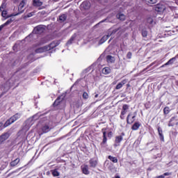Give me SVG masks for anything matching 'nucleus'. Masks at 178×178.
<instances>
[{"instance_id":"f257e3e1","label":"nucleus","mask_w":178,"mask_h":178,"mask_svg":"<svg viewBox=\"0 0 178 178\" xmlns=\"http://www.w3.org/2000/svg\"><path fill=\"white\" fill-rule=\"evenodd\" d=\"M22 115L19 113H17L11 118H10L8 120H7L4 124L3 122H0V130L6 129V127H9L10 124L15 123V122H16V120H18V119H20Z\"/></svg>"},{"instance_id":"f03ea898","label":"nucleus","mask_w":178,"mask_h":178,"mask_svg":"<svg viewBox=\"0 0 178 178\" xmlns=\"http://www.w3.org/2000/svg\"><path fill=\"white\" fill-rule=\"evenodd\" d=\"M124 136V132H122L121 135L115 136L114 147H120V143L123 141Z\"/></svg>"},{"instance_id":"7ed1b4c3","label":"nucleus","mask_w":178,"mask_h":178,"mask_svg":"<svg viewBox=\"0 0 178 178\" xmlns=\"http://www.w3.org/2000/svg\"><path fill=\"white\" fill-rule=\"evenodd\" d=\"M90 168L95 169L98 166V158L93 157L89 160Z\"/></svg>"},{"instance_id":"20e7f679","label":"nucleus","mask_w":178,"mask_h":178,"mask_svg":"<svg viewBox=\"0 0 178 178\" xmlns=\"http://www.w3.org/2000/svg\"><path fill=\"white\" fill-rule=\"evenodd\" d=\"M129 106L128 104H124L122 106V109L121 114L120 116V118L122 120H123L124 119V115L126 113H127V111H129Z\"/></svg>"},{"instance_id":"39448f33","label":"nucleus","mask_w":178,"mask_h":178,"mask_svg":"<svg viewBox=\"0 0 178 178\" xmlns=\"http://www.w3.org/2000/svg\"><path fill=\"white\" fill-rule=\"evenodd\" d=\"M102 131L103 133V139L102 143H100L101 147H104V145H105V144H106V143L108 142V138L106 137V128H103L102 129Z\"/></svg>"},{"instance_id":"423d86ee","label":"nucleus","mask_w":178,"mask_h":178,"mask_svg":"<svg viewBox=\"0 0 178 178\" xmlns=\"http://www.w3.org/2000/svg\"><path fill=\"white\" fill-rule=\"evenodd\" d=\"M139 31H140L141 35L142 37H143V38H147V37L148 36V31H147V28L145 26H143L140 25L139 26Z\"/></svg>"},{"instance_id":"0eeeda50","label":"nucleus","mask_w":178,"mask_h":178,"mask_svg":"<svg viewBox=\"0 0 178 178\" xmlns=\"http://www.w3.org/2000/svg\"><path fill=\"white\" fill-rule=\"evenodd\" d=\"M131 116V113H130L127 117V124H131V123H134V120H136V116H137V113H134V116L131 117L130 120V117Z\"/></svg>"},{"instance_id":"6e6552de","label":"nucleus","mask_w":178,"mask_h":178,"mask_svg":"<svg viewBox=\"0 0 178 178\" xmlns=\"http://www.w3.org/2000/svg\"><path fill=\"white\" fill-rule=\"evenodd\" d=\"M81 172L83 175H89L90 174V168L88 167V165L83 164L81 166Z\"/></svg>"},{"instance_id":"1a4fd4ad","label":"nucleus","mask_w":178,"mask_h":178,"mask_svg":"<svg viewBox=\"0 0 178 178\" xmlns=\"http://www.w3.org/2000/svg\"><path fill=\"white\" fill-rule=\"evenodd\" d=\"M10 137V134L9 132H6L0 136V143H3V141H6L8 138Z\"/></svg>"},{"instance_id":"9d476101","label":"nucleus","mask_w":178,"mask_h":178,"mask_svg":"<svg viewBox=\"0 0 178 178\" xmlns=\"http://www.w3.org/2000/svg\"><path fill=\"white\" fill-rule=\"evenodd\" d=\"M59 45V42L53 41L51 44L46 46V48H47V51H51V49H54V48H56Z\"/></svg>"},{"instance_id":"9b49d317","label":"nucleus","mask_w":178,"mask_h":178,"mask_svg":"<svg viewBox=\"0 0 178 178\" xmlns=\"http://www.w3.org/2000/svg\"><path fill=\"white\" fill-rule=\"evenodd\" d=\"M175 124H176V126L178 125L177 119H176V117H172V118H171V119L169 121L168 127H173V126H175Z\"/></svg>"},{"instance_id":"f8f14e48","label":"nucleus","mask_w":178,"mask_h":178,"mask_svg":"<svg viewBox=\"0 0 178 178\" xmlns=\"http://www.w3.org/2000/svg\"><path fill=\"white\" fill-rule=\"evenodd\" d=\"M48 47L47 46L38 48L35 50V54H42L43 52H48Z\"/></svg>"},{"instance_id":"ddd939ff","label":"nucleus","mask_w":178,"mask_h":178,"mask_svg":"<svg viewBox=\"0 0 178 178\" xmlns=\"http://www.w3.org/2000/svg\"><path fill=\"white\" fill-rule=\"evenodd\" d=\"M24 5H26V1L22 0L18 6V10L20 13H23V12H24Z\"/></svg>"},{"instance_id":"4468645a","label":"nucleus","mask_w":178,"mask_h":178,"mask_svg":"<svg viewBox=\"0 0 178 178\" xmlns=\"http://www.w3.org/2000/svg\"><path fill=\"white\" fill-rule=\"evenodd\" d=\"M157 130H158V133H159V136L161 141H163V143L165 142V137L163 136V131H162L160 127L157 128Z\"/></svg>"},{"instance_id":"2eb2a0df","label":"nucleus","mask_w":178,"mask_h":178,"mask_svg":"<svg viewBox=\"0 0 178 178\" xmlns=\"http://www.w3.org/2000/svg\"><path fill=\"white\" fill-rule=\"evenodd\" d=\"M34 31L36 34H40V33L44 32V27L41 25H38L34 29Z\"/></svg>"},{"instance_id":"dca6fc26","label":"nucleus","mask_w":178,"mask_h":178,"mask_svg":"<svg viewBox=\"0 0 178 178\" xmlns=\"http://www.w3.org/2000/svg\"><path fill=\"white\" fill-rule=\"evenodd\" d=\"M126 83H127V79L122 80L115 86V90H120V88H122V87H123Z\"/></svg>"},{"instance_id":"f3484780","label":"nucleus","mask_w":178,"mask_h":178,"mask_svg":"<svg viewBox=\"0 0 178 178\" xmlns=\"http://www.w3.org/2000/svg\"><path fill=\"white\" fill-rule=\"evenodd\" d=\"M141 127V123L139 122H136L131 127V130L137 131Z\"/></svg>"},{"instance_id":"a211bd4d","label":"nucleus","mask_w":178,"mask_h":178,"mask_svg":"<svg viewBox=\"0 0 178 178\" xmlns=\"http://www.w3.org/2000/svg\"><path fill=\"white\" fill-rule=\"evenodd\" d=\"M112 72V70L109 67H105L102 69V73L103 74H109Z\"/></svg>"},{"instance_id":"6ab92c4d","label":"nucleus","mask_w":178,"mask_h":178,"mask_svg":"<svg viewBox=\"0 0 178 178\" xmlns=\"http://www.w3.org/2000/svg\"><path fill=\"white\" fill-rule=\"evenodd\" d=\"M42 133H48L49 131H51V128L49 127V124H44L42 127Z\"/></svg>"},{"instance_id":"aec40b11","label":"nucleus","mask_w":178,"mask_h":178,"mask_svg":"<svg viewBox=\"0 0 178 178\" xmlns=\"http://www.w3.org/2000/svg\"><path fill=\"white\" fill-rule=\"evenodd\" d=\"M33 6H35V8L42 6V2L40 0H33Z\"/></svg>"},{"instance_id":"412c9836","label":"nucleus","mask_w":178,"mask_h":178,"mask_svg":"<svg viewBox=\"0 0 178 178\" xmlns=\"http://www.w3.org/2000/svg\"><path fill=\"white\" fill-rule=\"evenodd\" d=\"M13 22V19H9L4 24L0 26V31H2V29H3L6 26H8V24H10Z\"/></svg>"},{"instance_id":"4be33fe9","label":"nucleus","mask_w":178,"mask_h":178,"mask_svg":"<svg viewBox=\"0 0 178 178\" xmlns=\"http://www.w3.org/2000/svg\"><path fill=\"white\" fill-rule=\"evenodd\" d=\"M117 18L119 20H121V22H124L126 20V15L124 14H118L117 15Z\"/></svg>"},{"instance_id":"5701e85b","label":"nucleus","mask_w":178,"mask_h":178,"mask_svg":"<svg viewBox=\"0 0 178 178\" xmlns=\"http://www.w3.org/2000/svg\"><path fill=\"white\" fill-rule=\"evenodd\" d=\"M109 37H111V35H106L103 36L101 38L99 43L104 44V42H105L106 41H107L108 40Z\"/></svg>"},{"instance_id":"b1692460","label":"nucleus","mask_w":178,"mask_h":178,"mask_svg":"<svg viewBox=\"0 0 178 178\" xmlns=\"http://www.w3.org/2000/svg\"><path fill=\"white\" fill-rule=\"evenodd\" d=\"M106 60L108 63H113L115 62V58L111 55L106 56Z\"/></svg>"},{"instance_id":"393cba45","label":"nucleus","mask_w":178,"mask_h":178,"mask_svg":"<svg viewBox=\"0 0 178 178\" xmlns=\"http://www.w3.org/2000/svg\"><path fill=\"white\" fill-rule=\"evenodd\" d=\"M19 162H20V159L17 158L10 162V166H13V167L16 166L19 163Z\"/></svg>"},{"instance_id":"a878e982","label":"nucleus","mask_w":178,"mask_h":178,"mask_svg":"<svg viewBox=\"0 0 178 178\" xmlns=\"http://www.w3.org/2000/svg\"><path fill=\"white\" fill-rule=\"evenodd\" d=\"M51 175L52 176H54V177H58L60 175V173L58 172V170L54 169V170H51Z\"/></svg>"},{"instance_id":"bb28decb","label":"nucleus","mask_w":178,"mask_h":178,"mask_svg":"<svg viewBox=\"0 0 178 178\" xmlns=\"http://www.w3.org/2000/svg\"><path fill=\"white\" fill-rule=\"evenodd\" d=\"M108 159H109L113 163H118V158L113 157L112 156H108Z\"/></svg>"},{"instance_id":"cd10ccee","label":"nucleus","mask_w":178,"mask_h":178,"mask_svg":"<svg viewBox=\"0 0 178 178\" xmlns=\"http://www.w3.org/2000/svg\"><path fill=\"white\" fill-rule=\"evenodd\" d=\"M66 19H67V16L65 14H63L59 17V20L61 22V23H63Z\"/></svg>"},{"instance_id":"c85d7f7f","label":"nucleus","mask_w":178,"mask_h":178,"mask_svg":"<svg viewBox=\"0 0 178 178\" xmlns=\"http://www.w3.org/2000/svg\"><path fill=\"white\" fill-rule=\"evenodd\" d=\"M81 6L83 8V9H88V8H90V4L87 1H83Z\"/></svg>"},{"instance_id":"c756f323","label":"nucleus","mask_w":178,"mask_h":178,"mask_svg":"<svg viewBox=\"0 0 178 178\" xmlns=\"http://www.w3.org/2000/svg\"><path fill=\"white\" fill-rule=\"evenodd\" d=\"M170 113V108L169 106H165L163 108L164 115H169Z\"/></svg>"},{"instance_id":"7c9ffc66","label":"nucleus","mask_w":178,"mask_h":178,"mask_svg":"<svg viewBox=\"0 0 178 178\" xmlns=\"http://www.w3.org/2000/svg\"><path fill=\"white\" fill-rule=\"evenodd\" d=\"M60 104V97H58L57 99L54 102L53 105L54 106H58Z\"/></svg>"},{"instance_id":"2f4dec72","label":"nucleus","mask_w":178,"mask_h":178,"mask_svg":"<svg viewBox=\"0 0 178 178\" xmlns=\"http://www.w3.org/2000/svg\"><path fill=\"white\" fill-rule=\"evenodd\" d=\"M74 38H76L75 35H72L70 39L67 42V45H70L73 44V41H74Z\"/></svg>"},{"instance_id":"473e14b6","label":"nucleus","mask_w":178,"mask_h":178,"mask_svg":"<svg viewBox=\"0 0 178 178\" xmlns=\"http://www.w3.org/2000/svg\"><path fill=\"white\" fill-rule=\"evenodd\" d=\"M170 175H172V173H170V172H165L162 175L157 176L156 178H165V176H170Z\"/></svg>"},{"instance_id":"72a5a7b5","label":"nucleus","mask_w":178,"mask_h":178,"mask_svg":"<svg viewBox=\"0 0 178 178\" xmlns=\"http://www.w3.org/2000/svg\"><path fill=\"white\" fill-rule=\"evenodd\" d=\"M145 1L148 3H150L151 5H154V3H156V2H158V0H145Z\"/></svg>"},{"instance_id":"f704fd0d","label":"nucleus","mask_w":178,"mask_h":178,"mask_svg":"<svg viewBox=\"0 0 178 178\" xmlns=\"http://www.w3.org/2000/svg\"><path fill=\"white\" fill-rule=\"evenodd\" d=\"M6 8V3H2L1 6H0V12H2L3 9Z\"/></svg>"},{"instance_id":"c9c22d12","label":"nucleus","mask_w":178,"mask_h":178,"mask_svg":"<svg viewBox=\"0 0 178 178\" xmlns=\"http://www.w3.org/2000/svg\"><path fill=\"white\" fill-rule=\"evenodd\" d=\"M147 22L149 24H154V19L152 17L147 18Z\"/></svg>"},{"instance_id":"e433bc0d","label":"nucleus","mask_w":178,"mask_h":178,"mask_svg":"<svg viewBox=\"0 0 178 178\" xmlns=\"http://www.w3.org/2000/svg\"><path fill=\"white\" fill-rule=\"evenodd\" d=\"M6 15H8V11L5 10H2L1 16H3V17H6Z\"/></svg>"},{"instance_id":"4c0bfd02","label":"nucleus","mask_w":178,"mask_h":178,"mask_svg":"<svg viewBox=\"0 0 178 178\" xmlns=\"http://www.w3.org/2000/svg\"><path fill=\"white\" fill-rule=\"evenodd\" d=\"M107 136L108 138H111V137H113V132H112V131H109L107 133Z\"/></svg>"},{"instance_id":"58836bf2","label":"nucleus","mask_w":178,"mask_h":178,"mask_svg":"<svg viewBox=\"0 0 178 178\" xmlns=\"http://www.w3.org/2000/svg\"><path fill=\"white\" fill-rule=\"evenodd\" d=\"M83 99H88V93H87V92H84L83 93Z\"/></svg>"},{"instance_id":"ea45409f","label":"nucleus","mask_w":178,"mask_h":178,"mask_svg":"<svg viewBox=\"0 0 178 178\" xmlns=\"http://www.w3.org/2000/svg\"><path fill=\"white\" fill-rule=\"evenodd\" d=\"M133 56V54H131V51H129L127 54V59H131V56Z\"/></svg>"},{"instance_id":"a19ab883","label":"nucleus","mask_w":178,"mask_h":178,"mask_svg":"<svg viewBox=\"0 0 178 178\" xmlns=\"http://www.w3.org/2000/svg\"><path fill=\"white\" fill-rule=\"evenodd\" d=\"M154 65H155V62H153L150 65H147V67L144 70H147V69H149V67L154 66Z\"/></svg>"},{"instance_id":"79ce46f5","label":"nucleus","mask_w":178,"mask_h":178,"mask_svg":"<svg viewBox=\"0 0 178 178\" xmlns=\"http://www.w3.org/2000/svg\"><path fill=\"white\" fill-rule=\"evenodd\" d=\"M31 16H33V14L31 13L27 15V17H31Z\"/></svg>"},{"instance_id":"37998d69","label":"nucleus","mask_w":178,"mask_h":178,"mask_svg":"<svg viewBox=\"0 0 178 178\" xmlns=\"http://www.w3.org/2000/svg\"><path fill=\"white\" fill-rule=\"evenodd\" d=\"M42 41H44V39H42L41 40V42H40V44H45L47 42H42Z\"/></svg>"},{"instance_id":"c03bdc74","label":"nucleus","mask_w":178,"mask_h":178,"mask_svg":"<svg viewBox=\"0 0 178 178\" xmlns=\"http://www.w3.org/2000/svg\"><path fill=\"white\" fill-rule=\"evenodd\" d=\"M127 88H129V87H130V83H127Z\"/></svg>"},{"instance_id":"a18cd8bd","label":"nucleus","mask_w":178,"mask_h":178,"mask_svg":"<svg viewBox=\"0 0 178 178\" xmlns=\"http://www.w3.org/2000/svg\"><path fill=\"white\" fill-rule=\"evenodd\" d=\"M95 98H98V94L95 95Z\"/></svg>"},{"instance_id":"49530a36","label":"nucleus","mask_w":178,"mask_h":178,"mask_svg":"<svg viewBox=\"0 0 178 178\" xmlns=\"http://www.w3.org/2000/svg\"><path fill=\"white\" fill-rule=\"evenodd\" d=\"M2 95H3V93H2L1 95H0V97H2Z\"/></svg>"},{"instance_id":"de8ad7c7","label":"nucleus","mask_w":178,"mask_h":178,"mask_svg":"<svg viewBox=\"0 0 178 178\" xmlns=\"http://www.w3.org/2000/svg\"><path fill=\"white\" fill-rule=\"evenodd\" d=\"M156 8H157V9H159V6H157Z\"/></svg>"},{"instance_id":"09e8293b","label":"nucleus","mask_w":178,"mask_h":178,"mask_svg":"<svg viewBox=\"0 0 178 178\" xmlns=\"http://www.w3.org/2000/svg\"><path fill=\"white\" fill-rule=\"evenodd\" d=\"M109 42H111V39L109 40Z\"/></svg>"}]
</instances>
